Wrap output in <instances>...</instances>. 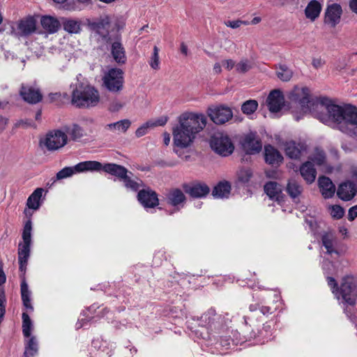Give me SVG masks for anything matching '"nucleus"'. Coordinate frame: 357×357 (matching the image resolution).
I'll return each mask as SVG.
<instances>
[{"mask_svg":"<svg viewBox=\"0 0 357 357\" xmlns=\"http://www.w3.org/2000/svg\"><path fill=\"white\" fill-rule=\"evenodd\" d=\"M207 114L211 120L217 125L225 124L233 117L231 109L224 105L208 107Z\"/></svg>","mask_w":357,"mask_h":357,"instance_id":"obj_10","label":"nucleus"},{"mask_svg":"<svg viewBox=\"0 0 357 357\" xmlns=\"http://www.w3.org/2000/svg\"><path fill=\"white\" fill-rule=\"evenodd\" d=\"M328 284L331 288L333 293L337 291V283L335 280L332 277H328Z\"/></svg>","mask_w":357,"mask_h":357,"instance_id":"obj_57","label":"nucleus"},{"mask_svg":"<svg viewBox=\"0 0 357 357\" xmlns=\"http://www.w3.org/2000/svg\"><path fill=\"white\" fill-rule=\"evenodd\" d=\"M210 145L211 149L222 156L231 155L234 146L229 136L223 132L215 133L211 139Z\"/></svg>","mask_w":357,"mask_h":357,"instance_id":"obj_6","label":"nucleus"},{"mask_svg":"<svg viewBox=\"0 0 357 357\" xmlns=\"http://www.w3.org/2000/svg\"><path fill=\"white\" fill-rule=\"evenodd\" d=\"M312 64L315 68H319L324 66V61L320 58H317L312 60Z\"/></svg>","mask_w":357,"mask_h":357,"instance_id":"obj_59","label":"nucleus"},{"mask_svg":"<svg viewBox=\"0 0 357 357\" xmlns=\"http://www.w3.org/2000/svg\"><path fill=\"white\" fill-rule=\"evenodd\" d=\"M213 71L216 74H220L222 72L221 66L219 63H215L213 66Z\"/></svg>","mask_w":357,"mask_h":357,"instance_id":"obj_64","label":"nucleus"},{"mask_svg":"<svg viewBox=\"0 0 357 357\" xmlns=\"http://www.w3.org/2000/svg\"><path fill=\"white\" fill-rule=\"evenodd\" d=\"M266 103L268 109L271 112H279L284 103V98L282 93L279 90L271 91L267 98Z\"/></svg>","mask_w":357,"mask_h":357,"instance_id":"obj_20","label":"nucleus"},{"mask_svg":"<svg viewBox=\"0 0 357 357\" xmlns=\"http://www.w3.org/2000/svg\"><path fill=\"white\" fill-rule=\"evenodd\" d=\"M252 68V63L247 59H241L236 65V70L239 73H245Z\"/></svg>","mask_w":357,"mask_h":357,"instance_id":"obj_47","label":"nucleus"},{"mask_svg":"<svg viewBox=\"0 0 357 357\" xmlns=\"http://www.w3.org/2000/svg\"><path fill=\"white\" fill-rule=\"evenodd\" d=\"M21 294H22V299L23 301V304L26 308H29L31 310H33V307L31 304V301L29 298V291L28 289V285L26 283V282L24 280L22 281L21 284Z\"/></svg>","mask_w":357,"mask_h":357,"instance_id":"obj_40","label":"nucleus"},{"mask_svg":"<svg viewBox=\"0 0 357 357\" xmlns=\"http://www.w3.org/2000/svg\"><path fill=\"white\" fill-rule=\"evenodd\" d=\"M16 127L18 128H36L35 123L31 121L29 119L25 120H20L15 124Z\"/></svg>","mask_w":357,"mask_h":357,"instance_id":"obj_53","label":"nucleus"},{"mask_svg":"<svg viewBox=\"0 0 357 357\" xmlns=\"http://www.w3.org/2000/svg\"><path fill=\"white\" fill-rule=\"evenodd\" d=\"M121 181H123L126 188L130 189L133 191L138 190L139 187L142 186L143 185V183L141 180H132L130 176L128 175V174H126V176L123 177V178Z\"/></svg>","mask_w":357,"mask_h":357,"instance_id":"obj_41","label":"nucleus"},{"mask_svg":"<svg viewBox=\"0 0 357 357\" xmlns=\"http://www.w3.org/2000/svg\"><path fill=\"white\" fill-rule=\"evenodd\" d=\"M103 171L105 173L109 174L112 176L118 177L120 180H122L123 177L126 176V174L132 175L131 172L122 165H117L115 163H105L96 160H89V172H100Z\"/></svg>","mask_w":357,"mask_h":357,"instance_id":"obj_7","label":"nucleus"},{"mask_svg":"<svg viewBox=\"0 0 357 357\" xmlns=\"http://www.w3.org/2000/svg\"><path fill=\"white\" fill-rule=\"evenodd\" d=\"M222 65L227 70H231L236 64L232 59H226L222 61Z\"/></svg>","mask_w":357,"mask_h":357,"instance_id":"obj_58","label":"nucleus"},{"mask_svg":"<svg viewBox=\"0 0 357 357\" xmlns=\"http://www.w3.org/2000/svg\"><path fill=\"white\" fill-rule=\"evenodd\" d=\"M102 86L109 92L119 94L124 88V72L117 68L108 70L102 77Z\"/></svg>","mask_w":357,"mask_h":357,"instance_id":"obj_5","label":"nucleus"},{"mask_svg":"<svg viewBox=\"0 0 357 357\" xmlns=\"http://www.w3.org/2000/svg\"><path fill=\"white\" fill-rule=\"evenodd\" d=\"M89 172V160L77 163L73 167H66L61 169L56 174V179L61 180L79 174Z\"/></svg>","mask_w":357,"mask_h":357,"instance_id":"obj_16","label":"nucleus"},{"mask_svg":"<svg viewBox=\"0 0 357 357\" xmlns=\"http://www.w3.org/2000/svg\"><path fill=\"white\" fill-rule=\"evenodd\" d=\"M182 188L185 192L194 198H201L206 196L209 192V187L203 183H183Z\"/></svg>","mask_w":357,"mask_h":357,"instance_id":"obj_17","label":"nucleus"},{"mask_svg":"<svg viewBox=\"0 0 357 357\" xmlns=\"http://www.w3.org/2000/svg\"><path fill=\"white\" fill-rule=\"evenodd\" d=\"M252 176V172L250 169H241L238 173V179L243 183H248Z\"/></svg>","mask_w":357,"mask_h":357,"instance_id":"obj_50","label":"nucleus"},{"mask_svg":"<svg viewBox=\"0 0 357 357\" xmlns=\"http://www.w3.org/2000/svg\"><path fill=\"white\" fill-rule=\"evenodd\" d=\"M286 190L289 195L295 199L301 195L303 187L295 179H289Z\"/></svg>","mask_w":357,"mask_h":357,"instance_id":"obj_36","label":"nucleus"},{"mask_svg":"<svg viewBox=\"0 0 357 357\" xmlns=\"http://www.w3.org/2000/svg\"><path fill=\"white\" fill-rule=\"evenodd\" d=\"M181 52L182 54H183L184 55L187 56L188 55V47L187 45L184 43H182L181 44Z\"/></svg>","mask_w":357,"mask_h":357,"instance_id":"obj_63","label":"nucleus"},{"mask_svg":"<svg viewBox=\"0 0 357 357\" xmlns=\"http://www.w3.org/2000/svg\"><path fill=\"white\" fill-rule=\"evenodd\" d=\"M123 107L124 103L121 102L120 100L115 98L110 102L108 109L112 112H119Z\"/></svg>","mask_w":357,"mask_h":357,"instance_id":"obj_49","label":"nucleus"},{"mask_svg":"<svg viewBox=\"0 0 357 357\" xmlns=\"http://www.w3.org/2000/svg\"><path fill=\"white\" fill-rule=\"evenodd\" d=\"M40 24L42 27L49 33H54L57 32L61 26V22L51 15H43L40 18Z\"/></svg>","mask_w":357,"mask_h":357,"instance_id":"obj_24","label":"nucleus"},{"mask_svg":"<svg viewBox=\"0 0 357 357\" xmlns=\"http://www.w3.org/2000/svg\"><path fill=\"white\" fill-rule=\"evenodd\" d=\"M225 24L232 29H237L240 27L242 24L247 25L248 24V22L242 21V20H234V21H226L225 22Z\"/></svg>","mask_w":357,"mask_h":357,"instance_id":"obj_55","label":"nucleus"},{"mask_svg":"<svg viewBox=\"0 0 357 357\" xmlns=\"http://www.w3.org/2000/svg\"><path fill=\"white\" fill-rule=\"evenodd\" d=\"M168 121V118L167 116H162L157 120L155 121H149L151 126L153 128L157 127V126H165Z\"/></svg>","mask_w":357,"mask_h":357,"instance_id":"obj_54","label":"nucleus"},{"mask_svg":"<svg viewBox=\"0 0 357 357\" xmlns=\"http://www.w3.org/2000/svg\"><path fill=\"white\" fill-rule=\"evenodd\" d=\"M38 15H27L17 22V34L20 36H29L37 29Z\"/></svg>","mask_w":357,"mask_h":357,"instance_id":"obj_12","label":"nucleus"},{"mask_svg":"<svg viewBox=\"0 0 357 357\" xmlns=\"http://www.w3.org/2000/svg\"><path fill=\"white\" fill-rule=\"evenodd\" d=\"M357 217V204L349 208L348 212V220L353 221Z\"/></svg>","mask_w":357,"mask_h":357,"instance_id":"obj_56","label":"nucleus"},{"mask_svg":"<svg viewBox=\"0 0 357 357\" xmlns=\"http://www.w3.org/2000/svg\"><path fill=\"white\" fill-rule=\"evenodd\" d=\"M311 162L321 165L324 163L326 160V155L323 151L316 150L314 155L311 157Z\"/></svg>","mask_w":357,"mask_h":357,"instance_id":"obj_48","label":"nucleus"},{"mask_svg":"<svg viewBox=\"0 0 357 357\" xmlns=\"http://www.w3.org/2000/svg\"><path fill=\"white\" fill-rule=\"evenodd\" d=\"M319 112L317 117L323 123H336L339 129L346 133H354L357 128V108L348 105L340 107L334 104L321 102L316 105Z\"/></svg>","mask_w":357,"mask_h":357,"instance_id":"obj_2","label":"nucleus"},{"mask_svg":"<svg viewBox=\"0 0 357 357\" xmlns=\"http://www.w3.org/2000/svg\"><path fill=\"white\" fill-rule=\"evenodd\" d=\"M206 123V117L203 114L183 113L178 117V123L172 130L174 144L182 149L190 146Z\"/></svg>","mask_w":357,"mask_h":357,"instance_id":"obj_1","label":"nucleus"},{"mask_svg":"<svg viewBox=\"0 0 357 357\" xmlns=\"http://www.w3.org/2000/svg\"><path fill=\"white\" fill-rule=\"evenodd\" d=\"M29 255L30 245L20 244L18 249V260L20 263V269L21 271H24Z\"/></svg>","mask_w":357,"mask_h":357,"instance_id":"obj_33","label":"nucleus"},{"mask_svg":"<svg viewBox=\"0 0 357 357\" xmlns=\"http://www.w3.org/2000/svg\"><path fill=\"white\" fill-rule=\"evenodd\" d=\"M38 352V344L35 337H32L28 342L24 351V357H33Z\"/></svg>","mask_w":357,"mask_h":357,"instance_id":"obj_43","label":"nucleus"},{"mask_svg":"<svg viewBox=\"0 0 357 357\" xmlns=\"http://www.w3.org/2000/svg\"><path fill=\"white\" fill-rule=\"evenodd\" d=\"M344 211L342 207L338 205H334L331 207V216L335 219H340L343 217Z\"/></svg>","mask_w":357,"mask_h":357,"instance_id":"obj_51","label":"nucleus"},{"mask_svg":"<svg viewBox=\"0 0 357 357\" xmlns=\"http://www.w3.org/2000/svg\"><path fill=\"white\" fill-rule=\"evenodd\" d=\"M150 128H152V127L151 126L149 122V121L146 122L145 123H144L142 126H141L139 128H138L137 129V130L135 131L136 137H141L145 135L148 132V130Z\"/></svg>","mask_w":357,"mask_h":357,"instance_id":"obj_52","label":"nucleus"},{"mask_svg":"<svg viewBox=\"0 0 357 357\" xmlns=\"http://www.w3.org/2000/svg\"><path fill=\"white\" fill-rule=\"evenodd\" d=\"M321 10V3L316 0H312L306 6L305 9V14L307 19L311 21H314L319 16Z\"/></svg>","mask_w":357,"mask_h":357,"instance_id":"obj_31","label":"nucleus"},{"mask_svg":"<svg viewBox=\"0 0 357 357\" xmlns=\"http://www.w3.org/2000/svg\"><path fill=\"white\" fill-rule=\"evenodd\" d=\"M61 25L65 31L70 34H79L82 31V20L78 18L62 17Z\"/></svg>","mask_w":357,"mask_h":357,"instance_id":"obj_21","label":"nucleus"},{"mask_svg":"<svg viewBox=\"0 0 357 357\" xmlns=\"http://www.w3.org/2000/svg\"><path fill=\"white\" fill-rule=\"evenodd\" d=\"M31 229H32V223L31 220L26 221L24 225L23 232H22V238L23 243L31 245Z\"/></svg>","mask_w":357,"mask_h":357,"instance_id":"obj_45","label":"nucleus"},{"mask_svg":"<svg viewBox=\"0 0 357 357\" xmlns=\"http://www.w3.org/2000/svg\"><path fill=\"white\" fill-rule=\"evenodd\" d=\"M242 146L245 151L248 154L259 153L262 149L261 140L253 133H250L245 137Z\"/></svg>","mask_w":357,"mask_h":357,"instance_id":"obj_18","label":"nucleus"},{"mask_svg":"<svg viewBox=\"0 0 357 357\" xmlns=\"http://www.w3.org/2000/svg\"><path fill=\"white\" fill-rule=\"evenodd\" d=\"M130 124L131 122L128 119H123L115 123L107 124L106 128L112 131L126 132L130 126Z\"/></svg>","mask_w":357,"mask_h":357,"instance_id":"obj_37","label":"nucleus"},{"mask_svg":"<svg viewBox=\"0 0 357 357\" xmlns=\"http://www.w3.org/2000/svg\"><path fill=\"white\" fill-rule=\"evenodd\" d=\"M265 160L272 165H278L282 162L283 157L280 153L271 145L265 146Z\"/></svg>","mask_w":357,"mask_h":357,"instance_id":"obj_26","label":"nucleus"},{"mask_svg":"<svg viewBox=\"0 0 357 357\" xmlns=\"http://www.w3.org/2000/svg\"><path fill=\"white\" fill-rule=\"evenodd\" d=\"M5 306L3 305V301L2 299L0 298V323L1 322V320L3 319V317L5 314Z\"/></svg>","mask_w":357,"mask_h":357,"instance_id":"obj_60","label":"nucleus"},{"mask_svg":"<svg viewBox=\"0 0 357 357\" xmlns=\"http://www.w3.org/2000/svg\"><path fill=\"white\" fill-rule=\"evenodd\" d=\"M31 321L28 314L22 313V332L26 337L31 335Z\"/></svg>","mask_w":357,"mask_h":357,"instance_id":"obj_46","label":"nucleus"},{"mask_svg":"<svg viewBox=\"0 0 357 357\" xmlns=\"http://www.w3.org/2000/svg\"><path fill=\"white\" fill-rule=\"evenodd\" d=\"M87 26L96 35L98 36V40L102 44H108L113 40L110 34L109 29L113 24L112 17L107 14L101 15L93 20H87Z\"/></svg>","mask_w":357,"mask_h":357,"instance_id":"obj_4","label":"nucleus"},{"mask_svg":"<svg viewBox=\"0 0 357 357\" xmlns=\"http://www.w3.org/2000/svg\"><path fill=\"white\" fill-rule=\"evenodd\" d=\"M342 12L340 5L334 3L329 6L326 12L325 22L331 26H335L340 22Z\"/></svg>","mask_w":357,"mask_h":357,"instance_id":"obj_22","label":"nucleus"},{"mask_svg":"<svg viewBox=\"0 0 357 357\" xmlns=\"http://www.w3.org/2000/svg\"><path fill=\"white\" fill-rule=\"evenodd\" d=\"M103 171L105 173L109 174L112 176L118 177L120 180H122L123 177L126 176V174L132 175L131 172L122 165H117L115 163H105L96 160H89V172H100Z\"/></svg>","mask_w":357,"mask_h":357,"instance_id":"obj_8","label":"nucleus"},{"mask_svg":"<svg viewBox=\"0 0 357 357\" xmlns=\"http://www.w3.org/2000/svg\"><path fill=\"white\" fill-rule=\"evenodd\" d=\"M357 189L354 183L348 181L340 185L338 187L337 195L341 199L349 201L351 199L356 195Z\"/></svg>","mask_w":357,"mask_h":357,"instance_id":"obj_23","label":"nucleus"},{"mask_svg":"<svg viewBox=\"0 0 357 357\" xmlns=\"http://www.w3.org/2000/svg\"><path fill=\"white\" fill-rule=\"evenodd\" d=\"M167 203L173 206L185 203L186 197L179 188L171 189L167 195Z\"/></svg>","mask_w":357,"mask_h":357,"instance_id":"obj_29","label":"nucleus"},{"mask_svg":"<svg viewBox=\"0 0 357 357\" xmlns=\"http://www.w3.org/2000/svg\"><path fill=\"white\" fill-rule=\"evenodd\" d=\"M349 6L351 10L357 14V0H350Z\"/></svg>","mask_w":357,"mask_h":357,"instance_id":"obj_61","label":"nucleus"},{"mask_svg":"<svg viewBox=\"0 0 357 357\" xmlns=\"http://www.w3.org/2000/svg\"><path fill=\"white\" fill-rule=\"evenodd\" d=\"M149 63L153 70H158L160 68L159 48L155 45L153 48V53Z\"/></svg>","mask_w":357,"mask_h":357,"instance_id":"obj_44","label":"nucleus"},{"mask_svg":"<svg viewBox=\"0 0 357 357\" xmlns=\"http://www.w3.org/2000/svg\"><path fill=\"white\" fill-rule=\"evenodd\" d=\"M108 44H111L110 50L114 60L120 65L126 63L127 60L126 51L121 42L120 36H114L112 41Z\"/></svg>","mask_w":357,"mask_h":357,"instance_id":"obj_15","label":"nucleus"},{"mask_svg":"<svg viewBox=\"0 0 357 357\" xmlns=\"http://www.w3.org/2000/svg\"><path fill=\"white\" fill-rule=\"evenodd\" d=\"M100 100L98 90L91 85H80L72 92L71 103L79 108L95 107Z\"/></svg>","mask_w":357,"mask_h":357,"instance_id":"obj_3","label":"nucleus"},{"mask_svg":"<svg viewBox=\"0 0 357 357\" xmlns=\"http://www.w3.org/2000/svg\"><path fill=\"white\" fill-rule=\"evenodd\" d=\"M67 135L61 130H54L47 134L43 144L49 151H56L67 144Z\"/></svg>","mask_w":357,"mask_h":357,"instance_id":"obj_11","label":"nucleus"},{"mask_svg":"<svg viewBox=\"0 0 357 357\" xmlns=\"http://www.w3.org/2000/svg\"><path fill=\"white\" fill-rule=\"evenodd\" d=\"M340 294L346 303L355 305L357 298V282L352 277L347 276L342 279Z\"/></svg>","mask_w":357,"mask_h":357,"instance_id":"obj_9","label":"nucleus"},{"mask_svg":"<svg viewBox=\"0 0 357 357\" xmlns=\"http://www.w3.org/2000/svg\"><path fill=\"white\" fill-rule=\"evenodd\" d=\"M43 192V188H38L31 194L26 201V206L29 209L36 211L40 208Z\"/></svg>","mask_w":357,"mask_h":357,"instance_id":"obj_30","label":"nucleus"},{"mask_svg":"<svg viewBox=\"0 0 357 357\" xmlns=\"http://www.w3.org/2000/svg\"><path fill=\"white\" fill-rule=\"evenodd\" d=\"M303 146L294 141L287 142L284 144V151L287 156L293 159L300 157Z\"/></svg>","mask_w":357,"mask_h":357,"instance_id":"obj_32","label":"nucleus"},{"mask_svg":"<svg viewBox=\"0 0 357 357\" xmlns=\"http://www.w3.org/2000/svg\"><path fill=\"white\" fill-rule=\"evenodd\" d=\"M321 242L326 249L327 253L332 254L335 252L334 245L336 242V237L331 232H326L321 236Z\"/></svg>","mask_w":357,"mask_h":357,"instance_id":"obj_35","label":"nucleus"},{"mask_svg":"<svg viewBox=\"0 0 357 357\" xmlns=\"http://www.w3.org/2000/svg\"><path fill=\"white\" fill-rule=\"evenodd\" d=\"M137 199L144 208H154L159 204L157 193L150 188L140 190L137 194Z\"/></svg>","mask_w":357,"mask_h":357,"instance_id":"obj_14","label":"nucleus"},{"mask_svg":"<svg viewBox=\"0 0 357 357\" xmlns=\"http://www.w3.org/2000/svg\"><path fill=\"white\" fill-rule=\"evenodd\" d=\"M231 191V185L227 181H220L215 185L212 191V195L216 198L227 197Z\"/></svg>","mask_w":357,"mask_h":357,"instance_id":"obj_34","label":"nucleus"},{"mask_svg":"<svg viewBox=\"0 0 357 357\" xmlns=\"http://www.w3.org/2000/svg\"><path fill=\"white\" fill-rule=\"evenodd\" d=\"M266 195L272 199L280 202L282 199V190L281 186L275 181L268 182L264 185Z\"/></svg>","mask_w":357,"mask_h":357,"instance_id":"obj_27","label":"nucleus"},{"mask_svg":"<svg viewBox=\"0 0 357 357\" xmlns=\"http://www.w3.org/2000/svg\"><path fill=\"white\" fill-rule=\"evenodd\" d=\"M318 184L322 196L325 199L332 197L335 192V186L331 180L326 176L319 178Z\"/></svg>","mask_w":357,"mask_h":357,"instance_id":"obj_25","label":"nucleus"},{"mask_svg":"<svg viewBox=\"0 0 357 357\" xmlns=\"http://www.w3.org/2000/svg\"><path fill=\"white\" fill-rule=\"evenodd\" d=\"M289 98L295 102H298L302 109L306 112L310 103V90L307 87L295 86L289 93Z\"/></svg>","mask_w":357,"mask_h":357,"instance_id":"obj_13","label":"nucleus"},{"mask_svg":"<svg viewBox=\"0 0 357 357\" xmlns=\"http://www.w3.org/2000/svg\"><path fill=\"white\" fill-rule=\"evenodd\" d=\"M300 172L302 177L307 183H312L314 181L317 172L311 161H307L303 163L300 167Z\"/></svg>","mask_w":357,"mask_h":357,"instance_id":"obj_28","label":"nucleus"},{"mask_svg":"<svg viewBox=\"0 0 357 357\" xmlns=\"http://www.w3.org/2000/svg\"><path fill=\"white\" fill-rule=\"evenodd\" d=\"M20 93L26 102L31 104L39 102L43 98L39 89L29 85H22Z\"/></svg>","mask_w":357,"mask_h":357,"instance_id":"obj_19","label":"nucleus"},{"mask_svg":"<svg viewBox=\"0 0 357 357\" xmlns=\"http://www.w3.org/2000/svg\"><path fill=\"white\" fill-rule=\"evenodd\" d=\"M164 144L167 146L170 142V135L167 132L163 133Z\"/></svg>","mask_w":357,"mask_h":357,"instance_id":"obj_62","label":"nucleus"},{"mask_svg":"<svg viewBox=\"0 0 357 357\" xmlns=\"http://www.w3.org/2000/svg\"><path fill=\"white\" fill-rule=\"evenodd\" d=\"M258 107V102L255 100H248L244 102L241 106L243 114L249 115L253 114Z\"/></svg>","mask_w":357,"mask_h":357,"instance_id":"obj_42","label":"nucleus"},{"mask_svg":"<svg viewBox=\"0 0 357 357\" xmlns=\"http://www.w3.org/2000/svg\"><path fill=\"white\" fill-rule=\"evenodd\" d=\"M292 75V70L285 65H280L277 70L278 77L283 82L289 81Z\"/></svg>","mask_w":357,"mask_h":357,"instance_id":"obj_39","label":"nucleus"},{"mask_svg":"<svg viewBox=\"0 0 357 357\" xmlns=\"http://www.w3.org/2000/svg\"><path fill=\"white\" fill-rule=\"evenodd\" d=\"M66 131L73 140H77L84 136V130L77 124L66 128Z\"/></svg>","mask_w":357,"mask_h":357,"instance_id":"obj_38","label":"nucleus"}]
</instances>
